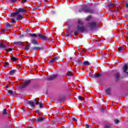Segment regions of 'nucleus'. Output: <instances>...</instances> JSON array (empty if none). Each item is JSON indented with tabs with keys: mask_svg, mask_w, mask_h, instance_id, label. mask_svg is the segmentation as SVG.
Wrapping results in <instances>:
<instances>
[{
	"mask_svg": "<svg viewBox=\"0 0 128 128\" xmlns=\"http://www.w3.org/2000/svg\"><path fill=\"white\" fill-rule=\"evenodd\" d=\"M20 12H22L24 14L26 12V11L24 10V8H19L18 9H16V12L12 13V16H17L16 20H22L24 18V16L20 14Z\"/></svg>",
	"mask_w": 128,
	"mask_h": 128,
	"instance_id": "f257e3e1",
	"label": "nucleus"
},
{
	"mask_svg": "<svg viewBox=\"0 0 128 128\" xmlns=\"http://www.w3.org/2000/svg\"><path fill=\"white\" fill-rule=\"evenodd\" d=\"M79 12H84L86 14H94V10L88 7L86 5H82V8L78 10Z\"/></svg>",
	"mask_w": 128,
	"mask_h": 128,
	"instance_id": "f03ea898",
	"label": "nucleus"
},
{
	"mask_svg": "<svg viewBox=\"0 0 128 128\" xmlns=\"http://www.w3.org/2000/svg\"><path fill=\"white\" fill-rule=\"evenodd\" d=\"M80 32H86V28L84 26H80L78 25L77 26L76 30L74 31V34H80Z\"/></svg>",
	"mask_w": 128,
	"mask_h": 128,
	"instance_id": "7ed1b4c3",
	"label": "nucleus"
},
{
	"mask_svg": "<svg viewBox=\"0 0 128 128\" xmlns=\"http://www.w3.org/2000/svg\"><path fill=\"white\" fill-rule=\"evenodd\" d=\"M32 82V80H26L24 84L22 85H20L18 88L22 89V88H27V86H30V84Z\"/></svg>",
	"mask_w": 128,
	"mask_h": 128,
	"instance_id": "20e7f679",
	"label": "nucleus"
},
{
	"mask_svg": "<svg viewBox=\"0 0 128 128\" xmlns=\"http://www.w3.org/2000/svg\"><path fill=\"white\" fill-rule=\"evenodd\" d=\"M38 36L42 40H48L50 38L44 34H38Z\"/></svg>",
	"mask_w": 128,
	"mask_h": 128,
	"instance_id": "39448f33",
	"label": "nucleus"
},
{
	"mask_svg": "<svg viewBox=\"0 0 128 128\" xmlns=\"http://www.w3.org/2000/svg\"><path fill=\"white\" fill-rule=\"evenodd\" d=\"M101 76H102V74H92L90 72L88 74V76H90V78H100Z\"/></svg>",
	"mask_w": 128,
	"mask_h": 128,
	"instance_id": "423d86ee",
	"label": "nucleus"
},
{
	"mask_svg": "<svg viewBox=\"0 0 128 128\" xmlns=\"http://www.w3.org/2000/svg\"><path fill=\"white\" fill-rule=\"evenodd\" d=\"M89 26L90 30H94V28H96V24L94 22H90L88 24Z\"/></svg>",
	"mask_w": 128,
	"mask_h": 128,
	"instance_id": "0eeeda50",
	"label": "nucleus"
},
{
	"mask_svg": "<svg viewBox=\"0 0 128 128\" xmlns=\"http://www.w3.org/2000/svg\"><path fill=\"white\" fill-rule=\"evenodd\" d=\"M58 100L59 102H62L64 100H66V96L63 95L60 96L58 97Z\"/></svg>",
	"mask_w": 128,
	"mask_h": 128,
	"instance_id": "6e6552de",
	"label": "nucleus"
},
{
	"mask_svg": "<svg viewBox=\"0 0 128 128\" xmlns=\"http://www.w3.org/2000/svg\"><path fill=\"white\" fill-rule=\"evenodd\" d=\"M57 77H58V74H56L48 77V80H54L55 78H56Z\"/></svg>",
	"mask_w": 128,
	"mask_h": 128,
	"instance_id": "1a4fd4ad",
	"label": "nucleus"
},
{
	"mask_svg": "<svg viewBox=\"0 0 128 128\" xmlns=\"http://www.w3.org/2000/svg\"><path fill=\"white\" fill-rule=\"evenodd\" d=\"M33 52H36V50H44V48H40V47H32L31 48Z\"/></svg>",
	"mask_w": 128,
	"mask_h": 128,
	"instance_id": "9d476101",
	"label": "nucleus"
},
{
	"mask_svg": "<svg viewBox=\"0 0 128 128\" xmlns=\"http://www.w3.org/2000/svg\"><path fill=\"white\" fill-rule=\"evenodd\" d=\"M112 88H108L106 89L105 92L106 94H109L110 96L112 94Z\"/></svg>",
	"mask_w": 128,
	"mask_h": 128,
	"instance_id": "9b49d317",
	"label": "nucleus"
},
{
	"mask_svg": "<svg viewBox=\"0 0 128 128\" xmlns=\"http://www.w3.org/2000/svg\"><path fill=\"white\" fill-rule=\"evenodd\" d=\"M28 104H29V106H30L31 108H34V106H36L34 102L32 101H28Z\"/></svg>",
	"mask_w": 128,
	"mask_h": 128,
	"instance_id": "f8f14e48",
	"label": "nucleus"
},
{
	"mask_svg": "<svg viewBox=\"0 0 128 128\" xmlns=\"http://www.w3.org/2000/svg\"><path fill=\"white\" fill-rule=\"evenodd\" d=\"M123 70L124 72H126L128 71V64H124V66H123Z\"/></svg>",
	"mask_w": 128,
	"mask_h": 128,
	"instance_id": "ddd939ff",
	"label": "nucleus"
},
{
	"mask_svg": "<svg viewBox=\"0 0 128 128\" xmlns=\"http://www.w3.org/2000/svg\"><path fill=\"white\" fill-rule=\"evenodd\" d=\"M115 76V78L116 80H120V74L119 72L116 73L114 74Z\"/></svg>",
	"mask_w": 128,
	"mask_h": 128,
	"instance_id": "4468645a",
	"label": "nucleus"
},
{
	"mask_svg": "<svg viewBox=\"0 0 128 128\" xmlns=\"http://www.w3.org/2000/svg\"><path fill=\"white\" fill-rule=\"evenodd\" d=\"M10 18H12V20H11V22L12 24H14V22H16V20H14V19L16 18H16H18V16H14L12 17V14H10Z\"/></svg>",
	"mask_w": 128,
	"mask_h": 128,
	"instance_id": "2eb2a0df",
	"label": "nucleus"
},
{
	"mask_svg": "<svg viewBox=\"0 0 128 128\" xmlns=\"http://www.w3.org/2000/svg\"><path fill=\"white\" fill-rule=\"evenodd\" d=\"M31 44H38V42L36 39H32L31 40Z\"/></svg>",
	"mask_w": 128,
	"mask_h": 128,
	"instance_id": "dca6fc26",
	"label": "nucleus"
},
{
	"mask_svg": "<svg viewBox=\"0 0 128 128\" xmlns=\"http://www.w3.org/2000/svg\"><path fill=\"white\" fill-rule=\"evenodd\" d=\"M24 44V42H20V41H19V42H14V44H18V46H22V44Z\"/></svg>",
	"mask_w": 128,
	"mask_h": 128,
	"instance_id": "f3484780",
	"label": "nucleus"
},
{
	"mask_svg": "<svg viewBox=\"0 0 128 128\" xmlns=\"http://www.w3.org/2000/svg\"><path fill=\"white\" fill-rule=\"evenodd\" d=\"M6 46L3 44L2 43L0 44V48L2 50H6Z\"/></svg>",
	"mask_w": 128,
	"mask_h": 128,
	"instance_id": "a211bd4d",
	"label": "nucleus"
},
{
	"mask_svg": "<svg viewBox=\"0 0 128 128\" xmlns=\"http://www.w3.org/2000/svg\"><path fill=\"white\" fill-rule=\"evenodd\" d=\"M16 69L12 70L10 71L9 74H10V76H12L13 74H16Z\"/></svg>",
	"mask_w": 128,
	"mask_h": 128,
	"instance_id": "6ab92c4d",
	"label": "nucleus"
},
{
	"mask_svg": "<svg viewBox=\"0 0 128 128\" xmlns=\"http://www.w3.org/2000/svg\"><path fill=\"white\" fill-rule=\"evenodd\" d=\"M29 34L30 36H32V38H38V34Z\"/></svg>",
	"mask_w": 128,
	"mask_h": 128,
	"instance_id": "aec40b11",
	"label": "nucleus"
},
{
	"mask_svg": "<svg viewBox=\"0 0 128 128\" xmlns=\"http://www.w3.org/2000/svg\"><path fill=\"white\" fill-rule=\"evenodd\" d=\"M44 120V117H39L37 118L36 121L39 122H42Z\"/></svg>",
	"mask_w": 128,
	"mask_h": 128,
	"instance_id": "412c9836",
	"label": "nucleus"
},
{
	"mask_svg": "<svg viewBox=\"0 0 128 128\" xmlns=\"http://www.w3.org/2000/svg\"><path fill=\"white\" fill-rule=\"evenodd\" d=\"M116 4H114L112 2H110L108 4V8H110V6H116Z\"/></svg>",
	"mask_w": 128,
	"mask_h": 128,
	"instance_id": "4be33fe9",
	"label": "nucleus"
},
{
	"mask_svg": "<svg viewBox=\"0 0 128 128\" xmlns=\"http://www.w3.org/2000/svg\"><path fill=\"white\" fill-rule=\"evenodd\" d=\"M30 48V44H26V46L24 48V49L25 50H29Z\"/></svg>",
	"mask_w": 128,
	"mask_h": 128,
	"instance_id": "5701e85b",
	"label": "nucleus"
},
{
	"mask_svg": "<svg viewBox=\"0 0 128 128\" xmlns=\"http://www.w3.org/2000/svg\"><path fill=\"white\" fill-rule=\"evenodd\" d=\"M10 28H12V25L10 24H6V30H10Z\"/></svg>",
	"mask_w": 128,
	"mask_h": 128,
	"instance_id": "b1692460",
	"label": "nucleus"
},
{
	"mask_svg": "<svg viewBox=\"0 0 128 128\" xmlns=\"http://www.w3.org/2000/svg\"><path fill=\"white\" fill-rule=\"evenodd\" d=\"M10 60H12L13 62H16V60H18V58H16V57H14V56L10 57Z\"/></svg>",
	"mask_w": 128,
	"mask_h": 128,
	"instance_id": "393cba45",
	"label": "nucleus"
},
{
	"mask_svg": "<svg viewBox=\"0 0 128 128\" xmlns=\"http://www.w3.org/2000/svg\"><path fill=\"white\" fill-rule=\"evenodd\" d=\"M66 76H72V72L68 71V72L66 74Z\"/></svg>",
	"mask_w": 128,
	"mask_h": 128,
	"instance_id": "a878e982",
	"label": "nucleus"
},
{
	"mask_svg": "<svg viewBox=\"0 0 128 128\" xmlns=\"http://www.w3.org/2000/svg\"><path fill=\"white\" fill-rule=\"evenodd\" d=\"M2 114H8V111H6V108L3 110Z\"/></svg>",
	"mask_w": 128,
	"mask_h": 128,
	"instance_id": "bb28decb",
	"label": "nucleus"
},
{
	"mask_svg": "<svg viewBox=\"0 0 128 128\" xmlns=\"http://www.w3.org/2000/svg\"><path fill=\"white\" fill-rule=\"evenodd\" d=\"M8 92L9 94H10V96H12V94L14 95V91H12V90H8Z\"/></svg>",
	"mask_w": 128,
	"mask_h": 128,
	"instance_id": "cd10ccee",
	"label": "nucleus"
},
{
	"mask_svg": "<svg viewBox=\"0 0 128 128\" xmlns=\"http://www.w3.org/2000/svg\"><path fill=\"white\" fill-rule=\"evenodd\" d=\"M75 122H76V124H80V118H78L76 119Z\"/></svg>",
	"mask_w": 128,
	"mask_h": 128,
	"instance_id": "c85d7f7f",
	"label": "nucleus"
},
{
	"mask_svg": "<svg viewBox=\"0 0 128 128\" xmlns=\"http://www.w3.org/2000/svg\"><path fill=\"white\" fill-rule=\"evenodd\" d=\"M104 128H112L110 124H106L104 125Z\"/></svg>",
	"mask_w": 128,
	"mask_h": 128,
	"instance_id": "c756f323",
	"label": "nucleus"
},
{
	"mask_svg": "<svg viewBox=\"0 0 128 128\" xmlns=\"http://www.w3.org/2000/svg\"><path fill=\"white\" fill-rule=\"evenodd\" d=\"M84 66H90V64L88 61H85L84 62Z\"/></svg>",
	"mask_w": 128,
	"mask_h": 128,
	"instance_id": "7c9ffc66",
	"label": "nucleus"
},
{
	"mask_svg": "<svg viewBox=\"0 0 128 128\" xmlns=\"http://www.w3.org/2000/svg\"><path fill=\"white\" fill-rule=\"evenodd\" d=\"M78 98L79 100H84V98H82V96H78Z\"/></svg>",
	"mask_w": 128,
	"mask_h": 128,
	"instance_id": "2f4dec72",
	"label": "nucleus"
},
{
	"mask_svg": "<svg viewBox=\"0 0 128 128\" xmlns=\"http://www.w3.org/2000/svg\"><path fill=\"white\" fill-rule=\"evenodd\" d=\"M90 18H92V16H88L86 18V20H90Z\"/></svg>",
	"mask_w": 128,
	"mask_h": 128,
	"instance_id": "473e14b6",
	"label": "nucleus"
},
{
	"mask_svg": "<svg viewBox=\"0 0 128 128\" xmlns=\"http://www.w3.org/2000/svg\"><path fill=\"white\" fill-rule=\"evenodd\" d=\"M9 65H10V63L6 62H4V64L3 65V66L6 68V66H9Z\"/></svg>",
	"mask_w": 128,
	"mask_h": 128,
	"instance_id": "72a5a7b5",
	"label": "nucleus"
},
{
	"mask_svg": "<svg viewBox=\"0 0 128 128\" xmlns=\"http://www.w3.org/2000/svg\"><path fill=\"white\" fill-rule=\"evenodd\" d=\"M4 50L8 52H12V48H9L8 49H4Z\"/></svg>",
	"mask_w": 128,
	"mask_h": 128,
	"instance_id": "f704fd0d",
	"label": "nucleus"
},
{
	"mask_svg": "<svg viewBox=\"0 0 128 128\" xmlns=\"http://www.w3.org/2000/svg\"><path fill=\"white\" fill-rule=\"evenodd\" d=\"M72 34V32L70 31H68L66 32V35L68 36H70Z\"/></svg>",
	"mask_w": 128,
	"mask_h": 128,
	"instance_id": "c9c22d12",
	"label": "nucleus"
},
{
	"mask_svg": "<svg viewBox=\"0 0 128 128\" xmlns=\"http://www.w3.org/2000/svg\"><path fill=\"white\" fill-rule=\"evenodd\" d=\"M114 122L115 124H118V122H120V120H118V119H115L114 120Z\"/></svg>",
	"mask_w": 128,
	"mask_h": 128,
	"instance_id": "e433bc0d",
	"label": "nucleus"
},
{
	"mask_svg": "<svg viewBox=\"0 0 128 128\" xmlns=\"http://www.w3.org/2000/svg\"><path fill=\"white\" fill-rule=\"evenodd\" d=\"M34 102L35 106L38 104V100H37L36 99H34Z\"/></svg>",
	"mask_w": 128,
	"mask_h": 128,
	"instance_id": "4c0bfd02",
	"label": "nucleus"
},
{
	"mask_svg": "<svg viewBox=\"0 0 128 128\" xmlns=\"http://www.w3.org/2000/svg\"><path fill=\"white\" fill-rule=\"evenodd\" d=\"M39 106L40 108H44V104L42 102L39 104Z\"/></svg>",
	"mask_w": 128,
	"mask_h": 128,
	"instance_id": "58836bf2",
	"label": "nucleus"
},
{
	"mask_svg": "<svg viewBox=\"0 0 128 128\" xmlns=\"http://www.w3.org/2000/svg\"><path fill=\"white\" fill-rule=\"evenodd\" d=\"M54 60H60V57L59 56H57V57H55L54 58Z\"/></svg>",
	"mask_w": 128,
	"mask_h": 128,
	"instance_id": "ea45409f",
	"label": "nucleus"
},
{
	"mask_svg": "<svg viewBox=\"0 0 128 128\" xmlns=\"http://www.w3.org/2000/svg\"><path fill=\"white\" fill-rule=\"evenodd\" d=\"M55 61L54 59H51L50 60V61L49 62H51L52 64L53 62H54Z\"/></svg>",
	"mask_w": 128,
	"mask_h": 128,
	"instance_id": "a19ab883",
	"label": "nucleus"
},
{
	"mask_svg": "<svg viewBox=\"0 0 128 128\" xmlns=\"http://www.w3.org/2000/svg\"><path fill=\"white\" fill-rule=\"evenodd\" d=\"M118 52H121V50H122V46H120L118 48Z\"/></svg>",
	"mask_w": 128,
	"mask_h": 128,
	"instance_id": "79ce46f5",
	"label": "nucleus"
},
{
	"mask_svg": "<svg viewBox=\"0 0 128 128\" xmlns=\"http://www.w3.org/2000/svg\"><path fill=\"white\" fill-rule=\"evenodd\" d=\"M16 0H10V2H12V4H14L16 2Z\"/></svg>",
	"mask_w": 128,
	"mask_h": 128,
	"instance_id": "37998d69",
	"label": "nucleus"
},
{
	"mask_svg": "<svg viewBox=\"0 0 128 128\" xmlns=\"http://www.w3.org/2000/svg\"><path fill=\"white\" fill-rule=\"evenodd\" d=\"M85 127L86 128H90V125H88V124H85Z\"/></svg>",
	"mask_w": 128,
	"mask_h": 128,
	"instance_id": "c03bdc74",
	"label": "nucleus"
},
{
	"mask_svg": "<svg viewBox=\"0 0 128 128\" xmlns=\"http://www.w3.org/2000/svg\"><path fill=\"white\" fill-rule=\"evenodd\" d=\"M76 118H72V120L73 122H76Z\"/></svg>",
	"mask_w": 128,
	"mask_h": 128,
	"instance_id": "a18cd8bd",
	"label": "nucleus"
},
{
	"mask_svg": "<svg viewBox=\"0 0 128 128\" xmlns=\"http://www.w3.org/2000/svg\"><path fill=\"white\" fill-rule=\"evenodd\" d=\"M100 112H104V108H100Z\"/></svg>",
	"mask_w": 128,
	"mask_h": 128,
	"instance_id": "49530a36",
	"label": "nucleus"
},
{
	"mask_svg": "<svg viewBox=\"0 0 128 128\" xmlns=\"http://www.w3.org/2000/svg\"><path fill=\"white\" fill-rule=\"evenodd\" d=\"M78 24H82V22L80 20H78Z\"/></svg>",
	"mask_w": 128,
	"mask_h": 128,
	"instance_id": "de8ad7c7",
	"label": "nucleus"
},
{
	"mask_svg": "<svg viewBox=\"0 0 128 128\" xmlns=\"http://www.w3.org/2000/svg\"><path fill=\"white\" fill-rule=\"evenodd\" d=\"M24 34H22L21 36H20V38H24Z\"/></svg>",
	"mask_w": 128,
	"mask_h": 128,
	"instance_id": "09e8293b",
	"label": "nucleus"
},
{
	"mask_svg": "<svg viewBox=\"0 0 128 128\" xmlns=\"http://www.w3.org/2000/svg\"><path fill=\"white\" fill-rule=\"evenodd\" d=\"M23 2H27L28 0H22Z\"/></svg>",
	"mask_w": 128,
	"mask_h": 128,
	"instance_id": "8fccbe9b",
	"label": "nucleus"
},
{
	"mask_svg": "<svg viewBox=\"0 0 128 128\" xmlns=\"http://www.w3.org/2000/svg\"><path fill=\"white\" fill-rule=\"evenodd\" d=\"M5 88H8V84L6 85Z\"/></svg>",
	"mask_w": 128,
	"mask_h": 128,
	"instance_id": "3c124183",
	"label": "nucleus"
},
{
	"mask_svg": "<svg viewBox=\"0 0 128 128\" xmlns=\"http://www.w3.org/2000/svg\"><path fill=\"white\" fill-rule=\"evenodd\" d=\"M36 112L37 114H40V110H37L36 111Z\"/></svg>",
	"mask_w": 128,
	"mask_h": 128,
	"instance_id": "603ef678",
	"label": "nucleus"
},
{
	"mask_svg": "<svg viewBox=\"0 0 128 128\" xmlns=\"http://www.w3.org/2000/svg\"><path fill=\"white\" fill-rule=\"evenodd\" d=\"M116 12H118V9L117 8L116 10H115Z\"/></svg>",
	"mask_w": 128,
	"mask_h": 128,
	"instance_id": "864d4df0",
	"label": "nucleus"
},
{
	"mask_svg": "<svg viewBox=\"0 0 128 128\" xmlns=\"http://www.w3.org/2000/svg\"><path fill=\"white\" fill-rule=\"evenodd\" d=\"M22 110L23 112H24L26 110V109L24 108H22Z\"/></svg>",
	"mask_w": 128,
	"mask_h": 128,
	"instance_id": "5fc2aeb1",
	"label": "nucleus"
},
{
	"mask_svg": "<svg viewBox=\"0 0 128 128\" xmlns=\"http://www.w3.org/2000/svg\"><path fill=\"white\" fill-rule=\"evenodd\" d=\"M44 1L45 2H48V0H44Z\"/></svg>",
	"mask_w": 128,
	"mask_h": 128,
	"instance_id": "6e6d98bb",
	"label": "nucleus"
},
{
	"mask_svg": "<svg viewBox=\"0 0 128 128\" xmlns=\"http://www.w3.org/2000/svg\"><path fill=\"white\" fill-rule=\"evenodd\" d=\"M1 30L3 31V32H4V30H4V29H1Z\"/></svg>",
	"mask_w": 128,
	"mask_h": 128,
	"instance_id": "4d7b16f0",
	"label": "nucleus"
},
{
	"mask_svg": "<svg viewBox=\"0 0 128 128\" xmlns=\"http://www.w3.org/2000/svg\"><path fill=\"white\" fill-rule=\"evenodd\" d=\"M126 7L128 8V4H126Z\"/></svg>",
	"mask_w": 128,
	"mask_h": 128,
	"instance_id": "13d9d810",
	"label": "nucleus"
},
{
	"mask_svg": "<svg viewBox=\"0 0 128 128\" xmlns=\"http://www.w3.org/2000/svg\"><path fill=\"white\" fill-rule=\"evenodd\" d=\"M61 77L62 78V80H64V76H62Z\"/></svg>",
	"mask_w": 128,
	"mask_h": 128,
	"instance_id": "bf43d9fd",
	"label": "nucleus"
},
{
	"mask_svg": "<svg viewBox=\"0 0 128 128\" xmlns=\"http://www.w3.org/2000/svg\"><path fill=\"white\" fill-rule=\"evenodd\" d=\"M81 52H84V50H82V51Z\"/></svg>",
	"mask_w": 128,
	"mask_h": 128,
	"instance_id": "052dcab7",
	"label": "nucleus"
},
{
	"mask_svg": "<svg viewBox=\"0 0 128 128\" xmlns=\"http://www.w3.org/2000/svg\"><path fill=\"white\" fill-rule=\"evenodd\" d=\"M30 32L28 30H26V32Z\"/></svg>",
	"mask_w": 128,
	"mask_h": 128,
	"instance_id": "680f3d73",
	"label": "nucleus"
},
{
	"mask_svg": "<svg viewBox=\"0 0 128 128\" xmlns=\"http://www.w3.org/2000/svg\"><path fill=\"white\" fill-rule=\"evenodd\" d=\"M38 0H36V2H38Z\"/></svg>",
	"mask_w": 128,
	"mask_h": 128,
	"instance_id": "e2e57ef3",
	"label": "nucleus"
},
{
	"mask_svg": "<svg viewBox=\"0 0 128 128\" xmlns=\"http://www.w3.org/2000/svg\"><path fill=\"white\" fill-rule=\"evenodd\" d=\"M102 56H104V54H102Z\"/></svg>",
	"mask_w": 128,
	"mask_h": 128,
	"instance_id": "0e129e2a",
	"label": "nucleus"
},
{
	"mask_svg": "<svg viewBox=\"0 0 128 128\" xmlns=\"http://www.w3.org/2000/svg\"><path fill=\"white\" fill-rule=\"evenodd\" d=\"M99 42H100V40H99Z\"/></svg>",
	"mask_w": 128,
	"mask_h": 128,
	"instance_id": "69168bd1",
	"label": "nucleus"
},
{
	"mask_svg": "<svg viewBox=\"0 0 128 128\" xmlns=\"http://www.w3.org/2000/svg\"><path fill=\"white\" fill-rule=\"evenodd\" d=\"M96 42H98V40H96Z\"/></svg>",
	"mask_w": 128,
	"mask_h": 128,
	"instance_id": "338daca9",
	"label": "nucleus"
}]
</instances>
